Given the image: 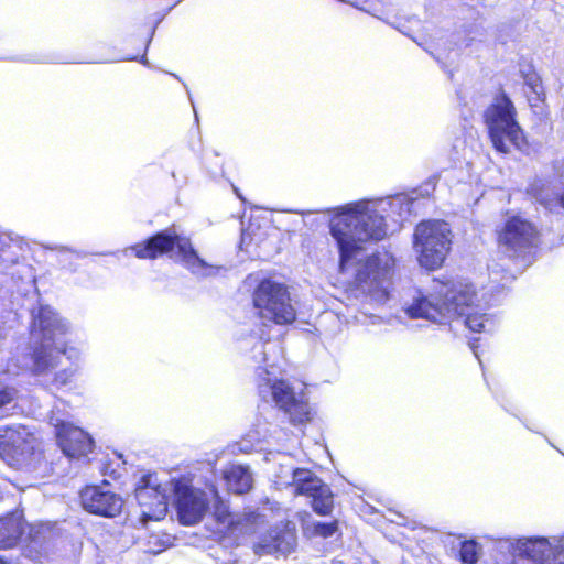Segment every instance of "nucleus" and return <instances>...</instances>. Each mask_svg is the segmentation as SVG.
I'll list each match as a JSON object with an SVG mask.
<instances>
[{
	"instance_id": "11",
	"label": "nucleus",
	"mask_w": 564,
	"mask_h": 564,
	"mask_svg": "<svg viewBox=\"0 0 564 564\" xmlns=\"http://www.w3.org/2000/svg\"><path fill=\"white\" fill-rule=\"evenodd\" d=\"M171 481L163 485L155 474L143 475L135 486V498L142 509V521L161 520L167 512V492Z\"/></svg>"
},
{
	"instance_id": "29",
	"label": "nucleus",
	"mask_w": 564,
	"mask_h": 564,
	"mask_svg": "<svg viewBox=\"0 0 564 564\" xmlns=\"http://www.w3.org/2000/svg\"><path fill=\"white\" fill-rule=\"evenodd\" d=\"M460 45L468 47L470 45V41H465V42L460 43Z\"/></svg>"
},
{
	"instance_id": "14",
	"label": "nucleus",
	"mask_w": 564,
	"mask_h": 564,
	"mask_svg": "<svg viewBox=\"0 0 564 564\" xmlns=\"http://www.w3.org/2000/svg\"><path fill=\"white\" fill-rule=\"evenodd\" d=\"M35 436L24 426L0 430V452L12 459L11 464L20 465L32 454Z\"/></svg>"
},
{
	"instance_id": "21",
	"label": "nucleus",
	"mask_w": 564,
	"mask_h": 564,
	"mask_svg": "<svg viewBox=\"0 0 564 564\" xmlns=\"http://www.w3.org/2000/svg\"><path fill=\"white\" fill-rule=\"evenodd\" d=\"M482 554V546L475 540L460 542L459 560L463 564H477Z\"/></svg>"
},
{
	"instance_id": "10",
	"label": "nucleus",
	"mask_w": 564,
	"mask_h": 564,
	"mask_svg": "<svg viewBox=\"0 0 564 564\" xmlns=\"http://www.w3.org/2000/svg\"><path fill=\"white\" fill-rule=\"evenodd\" d=\"M171 488L181 523L192 525L199 522L210 503L208 494L194 488L187 478L172 480Z\"/></svg>"
},
{
	"instance_id": "12",
	"label": "nucleus",
	"mask_w": 564,
	"mask_h": 564,
	"mask_svg": "<svg viewBox=\"0 0 564 564\" xmlns=\"http://www.w3.org/2000/svg\"><path fill=\"white\" fill-rule=\"evenodd\" d=\"M538 232L528 220L513 216L507 219L499 232V245L510 258L524 257L536 243Z\"/></svg>"
},
{
	"instance_id": "5",
	"label": "nucleus",
	"mask_w": 564,
	"mask_h": 564,
	"mask_svg": "<svg viewBox=\"0 0 564 564\" xmlns=\"http://www.w3.org/2000/svg\"><path fill=\"white\" fill-rule=\"evenodd\" d=\"M180 261L195 275L209 276L216 274L218 268L207 263L192 247L188 238L181 237L174 229L163 230L130 249L139 259H155L174 250Z\"/></svg>"
},
{
	"instance_id": "6",
	"label": "nucleus",
	"mask_w": 564,
	"mask_h": 564,
	"mask_svg": "<svg viewBox=\"0 0 564 564\" xmlns=\"http://www.w3.org/2000/svg\"><path fill=\"white\" fill-rule=\"evenodd\" d=\"M485 121L498 152L509 153L513 148H521L523 131L516 120V108L506 95L495 98L485 112Z\"/></svg>"
},
{
	"instance_id": "13",
	"label": "nucleus",
	"mask_w": 564,
	"mask_h": 564,
	"mask_svg": "<svg viewBox=\"0 0 564 564\" xmlns=\"http://www.w3.org/2000/svg\"><path fill=\"white\" fill-rule=\"evenodd\" d=\"M51 423L55 426L57 443L62 452L70 458H80L93 451L91 437L82 429L52 416Z\"/></svg>"
},
{
	"instance_id": "26",
	"label": "nucleus",
	"mask_w": 564,
	"mask_h": 564,
	"mask_svg": "<svg viewBox=\"0 0 564 564\" xmlns=\"http://www.w3.org/2000/svg\"><path fill=\"white\" fill-rule=\"evenodd\" d=\"M525 84L531 87L533 93L539 94V89L541 88V82L535 74L527 75Z\"/></svg>"
},
{
	"instance_id": "28",
	"label": "nucleus",
	"mask_w": 564,
	"mask_h": 564,
	"mask_svg": "<svg viewBox=\"0 0 564 564\" xmlns=\"http://www.w3.org/2000/svg\"><path fill=\"white\" fill-rule=\"evenodd\" d=\"M560 202H561V206L564 208V191H563V194L561 195Z\"/></svg>"
},
{
	"instance_id": "24",
	"label": "nucleus",
	"mask_w": 564,
	"mask_h": 564,
	"mask_svg": "<svg viewBox=\"0 0 564 564\" xmlns=\"http://www.w3.org/2000/svg\"><path fill=\"white\" fill-rule=\"evenodd\" d=\"M14 391L7 387L0 386V412L13 401Z\"/></svg>"
},
{
	"instance_id": "8",
	"label": "nucleus",
	"mask_w": 564,
	"mask_h": 564,
	"mask_svg": "<svg viewBox=\"0 0 564 564\" xmlns=\"http://www.w3.org/2000/svg\"><path fill=\"white\" fill-rule=\"evenodd\" d=\"M253 305L263 322L289 325L296 318L286 286L272 280H263L256 288Z\"/></svg>"
},
{
	"instance_id": "23",
	"label": "nucleus",
	"mask_w": 564,
	"mask_h": 564,
	"mask_svg": "<svg viewBox=\"0 0 564 564\" xmlns=\"http://www.w3.org/2000/svg\"><path fill=\"white\" fill-rule=\"evenodd\" d=\"M337 531V522L333 521L329 523L316 522L313 524V533L322 538H328L335 534Z\"/></svg>"
},
{
	"instance_id": "4",
	"label": "nucleus",
	"mask_w": 564,
	"mask_h": 564,
	"mask_svg": "<svg viewBox=\"0 0 564 564\" xmlns=\"http://www.w3.org/2000/svg\"><path fill=\"white\" fill-rule=\"evenodd\" d=\"M252 358L257 362L265 365L257 368L260 394L263 398L270 394L274 403L290 416L293 423H303L310 420V406L303 389L296 392L286 381L272 380L270 377L282 358L280 345L259 340L253 347Z\"/></svg>"
},
{
	"instance_id": "15",
	"label": "nucleus",
	"mask_w": 564,
	"mask_h": 564,
	"mask_svg": "<svg viewBox=\"0 0 564 564\" xmlns=\"http://www.w3.org/2000/svg\"><path fill=\"white\" fill-rule=\"evenodd\" d=\"M80 501L86 511L106 518L117 517L123 506L120 495L98 486L84 488L80 491Z\"/></svg>"
},
{
	"instance_id": "22",
	"label": "nucleus",
	"mask_w": 564,
	"mask_h": 564,
	"mask_svg": "<svg viewBox=\"0 0 564 564\" xmlns=\"http://www.w3.org/2000/svg\"><path fill=\"white\" fill-rule=\"evenodd\" d=\"M313 510L322 516L330 513L333 509V494L328 486L312 497Z\"/></svg>"
},
{
	"instance_id": "3",
	"label": "nucleus",
	"mask_w": 564,
	"mask_h": 564,
	"mask_svg": "<svg viewBox=\"0 0 564 564\" xmlns=\"http://www.w3.org/2000/svg\"><path fill=\"white\" fill-rule=\"evenodd\" d=\"M476 293L466 280L435 281L431 291H417L411 303L404 305L410 318H424L434 323L465 316V325L473 332L489 329L492 321L477 312H469Z\"/></svg>"
},
{
	"instance_id": "2",
	"label": "nucleus",
	"mask_w": 564,
	"mask_h": 564,
	"mask_svg": "<svg viewBox=\"0 0 564 564\" xmlns=\"http://www.w3.org/2000/svg\"><path fill=\"white\" fill-rule=\"evenodd\" d=\"M69 325L50 306L41 305L33 313L31 335L40 344L32 355L31 370L42 382L61 388L77 371L80 351L63 340Z\"/></svg>"
},
{
	"instance_id": "25",
	"label": "nucleus",
	"mask_w": 564,
	"mask_h": 564,
	"mask_svg": "<svg viewBox=\"0 0 564 564\" xmlns=\"http://www.w3.org/2000/svg\"><path fill=\"white\" fill-rule=\"evenodd\" d=\"M7 237H0V264L2 262L13 261V259L8 254V249L10 248V245L7 243Z\"/></svg>"
},
{
	"instance_id": "7",
	"label": "nucleus",
	"mask_w": 564,
	"mask_h": 564,
	"mask_svg": "<svg viewBox=\"0 0 564 564\" xmlns=\"http://www.w3.org/2000/svg\"><path fill=\"white\" fill-rule=\"evenodd\" d=\"M452 245V232L447 223L424 220L416 225L413 234V249L417 262L426 270L442 267Z\"/></svg>"
},
{
	"instance_id": "20",
	"label": "nucleus",
	"mask_w": 564,
	"mask_h": 564,
	"mask_svg": "<svg viewBox=\"0 0 564 564\" xmlns=\"http://www.w3.org/2000/svg\"><path fill=\"white\" fill-rule=\"evenodd\" d=\"M229 490L236 494H245L252 487V476L248 467L231 465L224 471Z\"/></svg>"
},
{
	"instance_id": "18",
	"label": "nucleus",
	"mask_w": 564,
	"mask_h": 564,
	"mask_svg": "<svg viewBox=\"0 0 564 564\" xmlns=\"http://www.w3.org/2000/svg\"><path fill=\"white\" fill-rule=\"evenodd\" d=\"M295 545V528L293 524L288 522L283 525L282 529L276 528L270 533V540L265 541L263 547L268 549V552L288 554L294 550Z\"/></svg>"
},
{
	"instance_id": "1",
	"label": "nucleus",
	"mask_w": 564,
	"mask_h": 564,
	"mask_svg": "<svg viewBox=\"0 0 564 564\" xmlns=\"http://www.w3.org/2000/svg\"><path fill=\"white\" fill-rule=\"evenodd\" d=\"M413 200L405 194L386 199L361 200L341 207L330 221L332 236L337 241L339 273L356 291L377 303L389 297L395 260L387 251L364 258V245L381 240L386 234L383 216L404 218L411 214Z\"/></svg>"
},
{
	"instance_id": "19",
	"label": "nucleus",
	"mask_w": 564,
	"mask_h": 564,
	"mask_svg": "<svg viewBox=\"0 0 564 564\" xmlns=\"http://www.w3.org/2000/svg\"><path fill=\"white\" fill-rule=\"evenodd\" d=\"M290 474L292 486L295 488L296 495H304L312 498L315 494L321 491L322 488L327 486L308 469H290Z\"/></svg>"
},
{
	"instance_id": "30",
	"label": "nucleus",
	"mask_w": 564,
	"mask_h": 564,
	"mask_svg": "<svg viewBox=\"0 0 564 564\" xmlns=\"http://www.w3.org/2000/svg\"><path fill=\"white\" fill-rule=\"evenodd\" d=\"M0 564H4V561L2 557H0Z\"/></svg>"
},
{
	"instance_id": "9",
	"label": "nucleus",
	"mask_w": 564,
	"mask_h": 564,
	"mask_svg": "<svg viewBox=\"0 0 564 564\" xmlns=\"http://www.w3.org/2000/svg\"><path fill=\"white\" fill-rule=\"evenodd\" d=\"M513 564H564V534L509 541Z\"/></svg>"
},
{
	"instance_id": "27",
	"label": "nucleus",
	"mask_w": 564,
	"mask_h": 564,
	"mask_svg": "<svg viewBox=\"0 0 564 564\" xmlns=\"http://www.w3.org/2000/svg\"><path fill=\"white\" fill-rule=\"evenodd\" d=\"M470 347L474 350L475 356L478 357L477 351H476V346L474 343H470Z\"/></svg>"
},
{
	"instance_id": "17",
	"label": "nucleus",
	"mask_w": 564,
	"mask_h": 564,
	"mask_svg": "<svg viewBox=\"0 0 564 564\" xmlns=\"http://www.w3.org/2000/svg\"><path fill=\"white\" fill-rule=\"evenodd\" d=\"M24 532L22 514L14 512L0 518V549L17 545Z\"/></svg>"
},
{
	"instance_id": "16",
	"label": "nucleus",
	"mask_w": 564,
	"mask_h": 564,
	"mask_svg": "<svg viewBox=\"0 0 564 564\" xmlns=\"http://www.w3.org/2000/svg\"><path fill=\"white\" fill-rule=\"evenodd\" d=\"M214 501V517L221 525L220 531L232 535L249 534L253 532V524L259 519V514H232L229 512L228 506L219 500L217 492L212 491Z\"/></svg>"
}]
</instances>
